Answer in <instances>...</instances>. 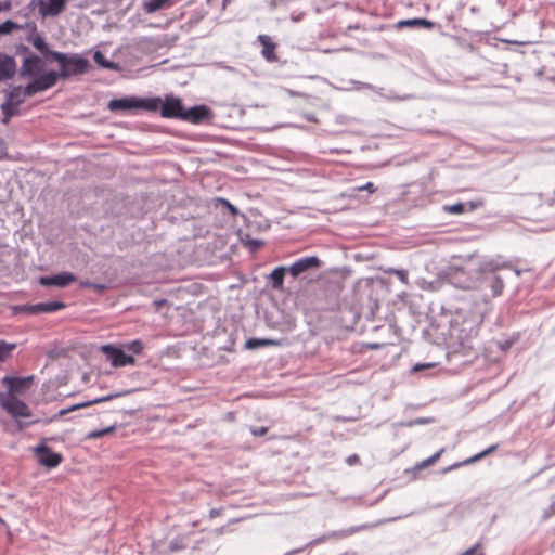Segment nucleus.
<instances>
[{
    "instance_id": "4be33fe9",
    "label": "nucleus",
    "mask_w": 555,
    "mask_h": 555,
    "mask_svg": "<svg viewBox=\"0 0 555 555\" xmlns=\"http://www.w3.org/2000/svg\"><path fill=\"white\" fill-rule=\"evenodd\" d=\"M496 449H498V444H493V446L489 447L488 449H486L485 451H482V452H480V453H478V454H476V455L472 456L470 459H467V460H465V461H464V462H462V463H457V464H454V465H452V466H450V467L446 468V469H444V472H449V470H451V469H453V468H457V467H460L461 465H467V464L475 463V462H477V461L481 460L482 457H485V456H487V455H489V454L493 453Z\"/></svg>"
},
{
    "instance_id": "f8f14e48",
    "label": "nucleus",
    "mask_w": 555,
    "mask_h": 555,
    "mask_svg": "<svg viewBox=\"0 0 555 555\" xmlns=\"http://www.w3.org/2000/svg\"><path fill=\"white\" fill-rule=\"evenodd\" d=\"M184 108L179 99L167 96L165 102H162L160 114L166 118H179L182 116Z\"/></svg>"
},
{
    "instance_id": "72a5a7b5",
    "label": "nucleus",
    "mask_w": 555,
    "mask_h": 555,
    "mask_svg": "<svg viewBox=\"0 0 555 555\" xmlns=\"http://www.w3.org/2000/svg\"><path fill=\"white\" fill-rule=\"evenodd\" d=\"M443 452H444V449L442 448L438 452H436L434 455H431L430 457L424 460L417 467L418 468H426V467L433 465L434 463H436L440 459V456H441V454Z\"/></svg>"
},
{
    "instance_id": "c85d7f7f",
    "label": "nucleus",
    "mask_w": 555,
    "mask_h": 555,
    "mask_svg": "<svg viewBox=\"0 0 555 555\" xmlns=\"http://www.w3.org/2000/svg\"><path fill=\"white\" fill-rule=\"evenodd\" d=\"M275 346L279 345L278 341L272 339H257V338H250L246 341L245 346L248 349H256L261 346Z\"/></svg>"
},
{
    "instance_id": "13d9d810",
    "label": "nucleus",
    "mask_w": 555,
    "mask_h": 555,
    "mask_svg": "<svg viewBox=\"0 0 555 555\" xmlns=\"http://www.w3.org/2000/svg\"><path fill=\"white\" fill-rule=\"evenodd\" d=\"M334 50H324L325 53H331L333 52Z\"/></svg>"
},
{
    "instance_id": "603ef678",
    "label": "nucleus",
    "mask_w": 555,
    "mask_h": 555,
    "mask_svg": "<svg viewBox=\"0 0 555 555\" xmlns=\"http://www.w3.org/2000/svg\"><path fill=\"white\" fill-rule=\"evenodd\" d=\"M18 428L20 429H24L29 423H22V422H18Z\"/></svg>"
},
{
    "instance_id": "37998d69",
    "label": "nucleus",
    "mask_w": 555,
    "mask_h": 555,
    "mask_svg": "<svg viewBox=\"0 0 555 555\" xmlns=\"http://www.w3.org/2000/svg\"><path fill=\"white\" fill-rule=\"evenodd\" d=\"M16 53L17 54L24 53V54L28 55L31 52L29 51L28 47L20 44V46L16 47Z\"/></svg>"
},
{
    "instance_id": "ea45409f",
    "label": "nucleus",
    "mask_w": 555,
    "mask_h": 555,
    "mask_svg": "<svg viewBox=\"0 0 555 555\" xmlns=\"http://www.w3.org/2000/svg\"><path fill=\"white\" fill-rule=\"evenodd\" d=\"M267 433H268V427H264V426L251 429V434L254 436L260 437V436H264Z\"/></svg>"
},
{
    "instance_id": "f3484780",
    "label": "nucleus",
    "mask_w": 555,
    "mask_h": 555,
    "mask_svg": "<svg viewBox=\"0 0 555 555\" xmlns=\"http://www.w3.org/2000/svg\"><path fill=\"white\" fill-rule=\"evenodd\" d=\"M258 41L262 46L261 54L268 62H276L278 55L275 54L276 43L268 35H259Z\"/></svg>"
},
{
    "instance_id": "a211bd4d",
    "label": "nucleus",
    "mask_w": 555,
    "mask_h": 555,
    "mask_svg": "<svg viewBox=\"0 0 555 555\" xmlns=\"http://www.w3.org/2000/svg\"><path fill=\"white\" fill-rule=\"evenodd\" d=\"M137 98L134 96H127L122 99H114L108 102V109L112 112H118V111H130L135 109L138 106Z\"/></svg>"
},
{
    "instance_id": "a878e982",
    "label": "nucleus",
    "mask_w": 555,
    "mask_h": 555,
    "mask_svg": "<svg viewBox=\"0 0 555 555\" xmlns=\"http://www.w3.org/2000/svg\"><path fill=\"white\" fill-rule=\"evenodd\" d=\"M93 60L99 66H101L103 68L113 69V70H118L120 68L119 64L106 60L104 54L101 51H96L94 53Z\"/></svg>"
},
{
    "instance_id": "c03bdc74",
    "label": "nucleus",
    "mask_w": 555,
    "mask_h": 555,
    "mask_svg": "<svg viewBox=\"0 0 555 555\" xmlns=\"http://www.w3.org/2000/svg\"><path fill=\"white\" fill-rule=\"evenodd\" d=\"M359 462H360V457L357 454H352L347 457V463L349 465H354V464H358Z\"/></svg>"
},
{
    "instance_id": "9b49d317",
    "label": "nucleus",
    "mask_w": 555,
    "mask_h": 555,
    "mask_svg": "<svg viewBox=\"0 0 555 555\" xmlns=\"http://www.w3.org/2000/svg\"><path fill=\"white\" fill-rule=\"evenodd\" d=\"M76 275L69 272H61L55 275L41 276L39 283L42 286L66 287L76 281Z\"/></svg>"
},
{
    "instance_id": "1a4fd4ad",
    "label": "nucleus",
    "mask_w": 555,
    "mask_h": 555,
    "mask_svg": "<svg viewBox=\"0 0 555 555\" xmlns=\"http://www.w3.org/2000/svg\"><path fill=\"white\" fill-rule=\"evenodd\" d=\"M34 377H11L5 376L2 378V383L8 386V393L5 396H14L16 393H23L29 389L33 385Z\"/></svg>"
},
{
    "instance_id": "c756f323",
    "label": "nucleus",
    "mask_w": 555,
    "mask_h": 555,
    "mask_svg": "<svg viewBox=\"0 0 555 555\" xmlns=\"http://www.w3.org/2000/svg\"><path fill=\"white\" fill-rule=\"evenodd\" d=\"M116 430V426L113 425V426H109V427H106L104 429H100V430H92L90 433L87 434L86 436V439H98V438H102L108 434H112Z\"/></svg>"
},
{
    "instance_id": "4d7b16f0",
    "label": "nucleus",
    "mask_w": 555,
    "mask_h": 555,
    "mask_svg": "<svg viewBox=\"0 0 555 555\" xmlns=\"http://www.w3.org/2000/svg\"><path fill=\"white\" fill-rule=\"evenodd\" d=\"M163 302H164V301H163V300H160V301H156L155 304H156L157 306H162V304H163Z\"/></svg>"
},
{
    "instance_id": "473e14b6",
    "label": "nucleus",
    "mask_w": 555,
    "mask_h": 555,
    "mask_svg": "<svg viewBox=\"0 0 555 555\" xmlns=\"http://www.w3.org/2000/svg\"><path fill=\"white\" fill-rule=\"evenodd\" d=\"M386 273L388 274H395L398 276V279L405 285L409 284V278H408V271L406 270H403V269H395V268H389L387 270H385Z\"/></svg>"
},
{
    "instance_id": "2eb2a0df",
    "label": "nucleus",
    "mask_w": 555,
    "mask_h": 555,
    "mask_svg": "<svg viewBox=\"0 0 555 555\" xmlns=\"http://www.w3.org/2000/svg\"><path fill=\"white\" fill-rule=\"evenodd\" d=\"M27 41L30 42L46 57L52 59L53 53H59V51L49 49L44 38L37 31L36 25L33 26L31 33L27 37Z\"/></svg>"
},
{
    "instance_id": "8fccbe9b",
    "label": "nucleus",
    "mask_w": 555,
    "mask_h": 555,
    "mask_svg": "<svg viewBox=\"0 0 555 555\" xmlns=\"http://www.w3.org/2000/svg\"><path fill=\"white\" fill-rule=\"evenodd\" d=\"M225 531H227V526H223V527H220V528L215 529V530H214V533H215L216 535H221V534L225 533Z\"/></svg>"
},
{
    "instance_id": "a19ab883",
    "label": "nucleus",
    "mask_w": 555,
    "mask_h": 555,
    "mask_svg": "<svg viewBox=\"0 0 555 555\" xmlns=\"http://www.w3.org/2000/svg\"><path fill=\"white\" fill-rule=\"evenodd\" d=\"M181 548H183V545H182V544H181V542H180V541H178V540H173V541H171V542H170V544H169V550H170L171 552H176V551L181 550Z\"/></svg>"
},
{
    "instance_id": "412c9836",
    "label": "nucleus",
    "mask_w": 555,
    "mask_h": 555,
    "mask_svg": "<svg viewBox=\"0 0 555 555\" xmlns=\"http://www.w3.org/2000/svg\"><path fill=\"white\" fill-rule=\"evenodd\" d=\"M286 272H288V268H286V267H278L271 272L270 280H271L272 288H274V289L283 288V282H284V276H285Z\"/></svg>"
},
{
    "instance_id": "ddd939ff",
    "label": "nucleus",
    "mask_w": 555,
    "mask_h": 555,
    "mask_svg": "<svg viewBox=\"0 0 555 555\" xmlns=\"http://www.w3.org/2000/svg\"><path fill=\"white\" fill-rule=\"evenodd\" d=\"M16 72L17 65L15 59L0 52V82L12 79Z\"/></svg>"
},
{
    "instance_id": "49530a36",
    "label": "nucleus",
    "mask_w": 555,
    "mask_h": 555,
    "mask_svg": "<svg viewBox=\"0 0 555 555\" xmlns=\"http://www.w3.org/2000/svg\"><path fill=\"white\" fill-rule=\"evenodd\" d=\"M222 514V508H212L210 512H209V517L210 518H215V517H218Z\"/></svg>"
},
{
    "instance_id": "6e6552de",
    "label": "nucleus",
    "mask_w": 555,
    "mask_h": 555,
    "mask_svg": "<svg viewBox=\"0 0 555 555\" xmlns=\"http://www.w3.org/2000/svg\"><path fill=\"white\" fill-rule=\"evenodd\" d=\"M321 266L322 261L317 256H310L295 261L291 267H288V272L293 278H297L309 270L320 269Z\"/></svg>"
},
{
    "instance_id": "2f4dec72",
    "label": "nucleus",
    "mask_w": 555,
    "mask_h": 555,
    "mask_svg": "<svg viewBox=\"0 0 555 555\" xmlns=\"http://www.w3.org/2000/svg\"><path fill=\"white\" fill-rule=\"evenodd\" d=\"M21 26L13 22V21H5L4 23L0 24V36L11 34L14 29H20Z\"/></svg>"
},
{
    "instance_id": "864d4df0",
    "label": "nucleus",
    "mask_w": 555,
    "mask_h": 555,
    "mask_svg": "<svg viewBox=\"0 0 555 555\" xmlns=\"http://www.w3.org/2000/svg\"><path fill=\"white\" fill-rule=\"evenodd\" d=\"M425 422H426L425 420H416L413 422V424H423ZM409 425H412V423H409Z\"/></svg>"
},
{
    "instance_id": "3c124183",
    "label": "nucleus",
    "mask_w": 555,
    "mask_h": 555,
    "mask_svg": "<svg viewBox=\"0 0 555 555\" xmlns=\"http://www.w3.org/2000/svg\"><path fill=\"white\" fill-rule=\"evenodd\" d=\"M91 285H92V282H89V281L81 282V286H83V287H91Z\"/></svg>"
},
{
    "instance_id": "f704fd0d",
    "label": "nucleus",
    "mask_w": 555,
    "mask_h": 555,
    "mask_svg": "<svg viewBox=\"0 0 555 555\" xmlns=\"http://www.w3.org/2000/svg\"><path fill=\"white\" fill-rule=\"evenodd\" d=\"M125 348L131 351L132 353L139 354L143 350L144 344L141 340L137 339L129 344H126Z\"/></svg>"
},
{
    "instance_id": "5fc2aeb1",
    "label": "nucleus",
    "mask_w": 555,
    "mask_h": 555,
    "mask_svg": "<svg viewBox=\"0 0 555 555\" xmlns=\"http://www.w3.org/2000/svg\"><path fill=\"white\" fill-rule=\"evenodd\" d=\"M514 271H515V274H516L517 276H519V275L521 274V271H520L519 269H515Z\"/></svg>"
},
{
    "instance_id": "4468645a",
    "label": "nucleus",
    "mask_w": 555,
    "mask_h": 555,
    "mask_svg": "<svg viewBox=\"0 0 555 555\" xmlns=\"http://www.w3.org/2000/svg\"><path fill=\"white\" fill-rule=\"evenodd\" d=\"M211 115V112L208 107L201 105L194 106L190 109H184L180 119L185 121H191L193 124H198L205 119H208Z\"/></svg>"
},
{
    "instance_id": "7ed1b4c3",
    "label": "nucleus",
    "mask_w": 555,
    "mask_h": 555,
    "mask_svg": "<svg viewBox=\"0 0 555 555\" xmlns=\"http://www.w3.org/2000/svg\"><path fill=\"white\" fill-rule=\"evenodd\" d=\"M66 7V0H31L28 9L38 10L42 18L59 16Z\"/></svg>"
},
{
    "instance_id": "79ce46f5",
    "label": "nucleus",
    "mask_w": 555,
    "mask_h": 555,
    "mask_svg": "<svg viewBox=\"0 0 555 555\" xmlns=\"http://www.w3.org/2000/svg\"><path fill=\"white\" fill-rule=\"evenodd\" d=\"M555 515V503H553L548 509H546L544 513H543V516H542V519H547L550 518L551 516Z\"/></svg>"
},
{
    "instance_id": "a18cd8bd",
    "label": "nucleus",
    "mask_w": 555,
    "mask_h": 555,
    "mask_svg": "<svg viewBox=\"0 0 555 555\" xmlns=\"http://www.w3.org/2000/svg\"><path fill=\"white\" fill-rule=\"evenodd\" d=\"M11 7H12V4L10 1H2V2H0V12L9 11V10H11Z\"/></svg>"
},
{
    "instance_id": "58836bf2",
    "label": "nucleus",
    "mask_w": 555,
    "mask_h": 555,
    "mask_svg": "<svg viewBox=\"0 0 555 555\" xmlns=\"http://www.w3.org/2000/svg\"><path fill=\"white\" fill-rule=\"evenodd\" d=\"M358 191H367L370 193H374L376 191V188L372 182H367L366 184L357 188Z\"/></svg>"
},
{
    "instance_id": "e433bc0d",
    "label": "nucleus",
    "mask_w": 555,
    "mask_h": 555,
    "mask_svg": "<svg viewBox=\"0 0 555 555\" xmlns=\"http://www.w3.org/2000/svg\"><path fill=\"white\" fill-rule=\"evenodd\" d=\"M503 287H504L503 281L499 276H495L492 282V288H493L494 295L501 294Z\"/></svg>"
},
{
    "instance_id": "7c9ffc66",
    "label": "nucleus",
    "mask_w": 555,
    "mask_h": 555,
    "mask_svg": "<svg viewBox=\"0 0 555 555\" xmlns=\"http://www.w3.org/2000/svg\"><path fill=\"white\" fill-rule=\"evenodd\" d=\"M245 246H247L251 251H256L261 246H263V241L251 238L248 234L242 238Z\"/></svg>"
},
{
    "instance_id": "cd10ccee",
    "label": "nucleus",
    "mask_w": 555,
    "mask_h": 555,
    "mask_svg": "<svg viewBox=\"0 0 555 555\" xmlns=\"http://www.w3.org/2000/svg\"><path fill=\"white\" fill-rule=\"evenodd\" d=\"M15 344H10L4 340H0V364L5 362L11 357V353L15 349Z\"/></svg>"
},
{
    "instance_id": "0eeeda50",
    "label": "nucleus",
    "mask_w": 555,
    "mask_h": 555,
    "mask_svg": "<svg viewBox=\"0 0 555 555\" xmlns=\"http://www.w3.org/2000/svg\"><path fill=\"white\" fill-rule=\"evenodd\" d=\"M130 392H131V390H127V391H124V392H117V393H112V395H108V396H105V397L96 398V399H93L91 401H87V402H83V403L74 404V405H72V406H69L67 409L60 410L52 417L46 420L44 423L46 424L51 423V422L57 420L59 417H61L63 415H66V414L70 413V412H73V411H76V410H79L81 408H86V406H89V405H92V404L109 401V400H112L114 398H117V397H120V396H124V395H128Z\"/></svg>"
},
{
    "instance_id": "6e6d98bb",
    "label": "nucleus",
    "mask_w": 555,
    "mask_h": 555,
    "mask_svg": "<svg viewBox=\"0 0 555 555\" xmlns=\"http://www.w3.org/2000/svg\"><path fill=\"white\" fill-rule=\"evenodd\" d=\"M240 520H241V518H236V519L231 520L230 524H235V522H237Z\"/></svg>"
},
{
    "instance_id": "423d86ee",
    "label": "nucleus",
    "mask_w": 555,
    "mask_h": 555,
    "mask_svg": "<svg viewBox=\"0 0 555 555\" xmlns=\"http://www.w3.org/2000/svg\"><path fill=\"white\" fill-rule=\"evenodd\" d=\"M101 351L107 357L112 365L115 367L135 364V359L132 356L126 354L120 348L112 345H103L101 347Z\"/></svg>"
},
{
    "instance_id": "5701e85b",
    "label": "nucleus",
    "mask_w": 555,
    "mask_h": 555,
    "mask_svg": "<svg viewBox=\"0 0 555 555\" xmlns=\"http://www.w3.org/2000/svg\"><path fill=\"white\" fill-rule=\"evenodd\" d=\"M18 106L20 105H16L15 103H9V102H3L1 104V112L3 114L2 122L4 125H8L10 122V119L13 116H16L20 114Z\"/></svg>"
},
{
    "instance_id": "39448f33",
    "label": "nucleus",
    "mask_w": 555,
    "mask_h": 555,
    "mask_svg": "<svg viewBox=\"0 0 555 555\" xmlns=\"http://www.w3.org/2000/svg\"><path fill=\"white\" fill-rule=\"evenodd\" d=\"M0 405L13 417H29L31 415L28 405L15 396L0 393Z\"/></svg>"
},
{
    "instance_id": "09e8293b",
    "label": "nucleus",
    "mask_w": 555,
    "mask_h": 555,
    "mask_svg": "<svg viewBox=\"0 0 555 555\" xmlns=\"http://www.w3.org/2000/svg\"><path fill=\"white\" fill-rule=\"evenodd\" d=\"M433 365L431 364H416L413 370L414 371H421V370H424V369H427V367H431Z\"/></svg>"
},
{
    "instance_id": "b1692460",
    "label": "nucleus",
    "mask_w": 555,
    "mask_h": 555,
    "mask_svg": "<svg viewBox=\"0 0 555 555\" xmlns=\"http://www.w3.org/2000/svg\"><path fill=\"white\" fill-rule=\"evenodd\" d=\"M139 103L137 108H144L146 111L156 112L162 106V100L159 98L154 99H138Z\"/></svg>"
},
{
    "instance_id": "aec40b11",
    "label": "nucleus",
    "mask_w": 555,
    "mask_h": 555,
    "mask_svg": "<svg viewBox=\"0 0 555 555\" xmlns=\"http://www.w3.org/2000/svg\"><path fill=\"white\" fill-rule=\"evenodd\" d=\"M397 28L403 27H424L427 29H433L435 27V23L426 20V18H411V20H401L396 24Z\"/></svg>"
},
{
    "instance_id": "4c0bfd02",
    "label": "nucleus",
    "mask_w": 555,
    "mask_h": 555,
    "mask_svg": "<svg viewBox=\"0 0 555 555\" xmlns=\"http://www.w3.org/2000/svg\"><path fill=\"white\" fill-rule=\"evenodd\" d=\"M221 205L225 206L232 216H236L238 214V210L235 206H233L229 201L224 198H218L217 199Z\"/></svg>"
},
{
    "instance_id": "6ab92c4d",
    "label": "nucleus",
    "mask_w": 555,
    "mask_h": 555,
    "mask_svg": "<svg viewBox=\"0 0 555 555\" xmlns=\"http://www.w3.org/2000/svg\"><path fill=\"white\" fill-rule=\"evenodd\" d=\"M503 268H511V264L507 263V262L501 261L500 257L494 258V259L483 260L479 264V271L482 272V273L494 272V271L503 269Z\"/></svg>"
},
{
    "instance_id": "9d476101",
    "label": "nucleus",
    "mask_w": 555,
    "mask_h": 555,
    "mask_svg": "<svg viewBox=\"0 0 555 555\" xmlns=\"http://www.w3.org/2000/svg\"><path fill=\"white\" fill-rule=\"evenodd\" d=\"M35 452L39 463L48 468L56 467L62 462V455L53 452L46 443L36 447Z\"/></svg>"
},
{
    "instance_id": "c9c22d12",
    "label": "nucleus",
    "mask_w": 555,
    "mask_h": 555,
    "mask_svg": "<svg viewBox=\"0 0 555 555\" xmlns=\"http://www.w3.org/2000/svg\"><path fill=\"white\" fill-rule=\"evenodd\" d=\"M444 210L450 214H462L465 211V205L463 203L449 205L444 207Z\"/></svg>"
},
{
    "instance_id": "393cba45",
    "label": "nucleus",
    "mask_w": 555,
    "mask_h": 555,
    "mask_svg": "<svg viewBox=\"0 0 555 555\" xmlns=\"http://www.w3.org/2000/svg\"><path fill=\"white\" fill-rule=\"evenodd\" d=\"M24 88H22L21 86H16L14 88H12V90L5 92V101L4 102H9V103H15L16 105H20L24 102V99L21 96L22 93H24Z\"/></svg>"
},
{
    "instance_id": "20e7f679",
    "label": "nucleus",
    "mask_w": 555,
    "mask_h": 555,
    "mask_svg": "<svg viewBox=\"0 0 555 555\" xmlns=\"http://www.w3.org/2000/svg\"><path fill=\"white\" fill-rule=\"evenodd\" d=\"M44 66V62L42 57L29 53L23 60L22 66L18 69V75L22 78H33V80L37 79L44 73H42Z\"/></svg>"
},
{
    "instance_id": "dca6fc26",
    "label": "nucleus",
    "mask_w": 555,
    "mask_h": 555,
    "mask_svg": "<svg viewBox=\"0 0 555 555\" xmlns=\"http://www.w3.org/2000/svg\"><path fill=\"white\" fill-rule=\"evenodd\" d=\"M65 308V304L62 301L40 302L35 305L25 306L23 309L29 313H48L54 312Z\"/></svg>"
},
{
    "instance_id": "bb28decb",
    "label": "nucleus",
    "mask_w": 555,
    "mask_h": 555,
    "mask_svg": "<svg viewBox=\"0 0 555 555\" xmlns=\"http://www.w3.org/2000/svg\"><path fill=\"white\" fill-rule=\"evenodd\" d=\"M170 4V0H149L144 3V10L146 13H154Z\"/></svg>"
},
{
    "instance_id": "f257e3e1",
    "label": "nucleus",
    "mask_w": 555,
    "mask_h": 555,
    "mask_svg": "<svg viewBox=\"0 0 555 555\" xmlns=\"http://www.w3.org/2000/svg\"><path fill=\"white\" fill-rule=\"evenodd\" d=\"M52 59L60 64V72L49 70L25 86L24 95L33 96L56 85L59 78L67 79L74 75L85 74L89 66V60L79 54L53 53Z\"/></svg>"
},
{
    "instance_id": "f03ea898",
    "label": "nucleus",
    "mask_w": 555,
    "mask_h": 555,
    "mask_svg": "<svg viewBox=\"0 0 555 555\" xmlns=\"http://www.w3.org/2000/svg\"><path fill=\"white\" fill-rule=\"evenodd\" d=\"M450 335L463 347L467 346L472 338L478 335V326L474 321L464 319L462 322L451 324Z\"/></svg>"
},
{
    "instance_id": "de8ad7c7",
    "label": "nucleus",
    "mask_w": 555,
    "mask_h": 555,
    "mask_svg": "<svg viewBox=\"0 0 555 555\" xmlns=\"http://www.w3.org/2000/svg\"><path fill=\"white\" fill-rule=\"evenodd\" d=\"M92 288H94L96 292H103L106 286L104 284H96V283H92L91 285Z\"/></svg>"
}]
</instances>
